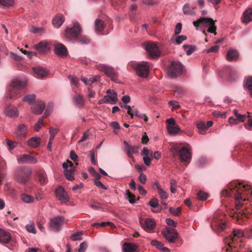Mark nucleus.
Returning <instances> with one entry per match:
<instances>
[{
	"label": "nucleus",
	"mask_w": 252,
	"mask_h": 252,
	"mask_svg": "<svg viewBox=\"0 0 252 252\" xmlns=\"http://www.w3.org/2000/svg\"><path fill=\"white\" fill-rule=\"evenodd\" d=\"M81 32V28L77 22L73 24L71 28H67L65 30V36L69 39H75Z\"/></svg>",
	"instance_id": "obj_8"
},
{
	"label": "nucleus",
	"mask_w": 252,
	"mask_h": 252,
	"mask_svg": "<svg viewBox=\"0 0 252 252\" xmlns=\"http://www.w3.org/2000/svg\"><path fill=\"white\" fill-rule=\"evenodd\" d=\"M64 221V218L62 216L55 217L50 220V227L56 231H59L61 229V226Z\"/></svg>",
	"instance_id": "obj_11"
},
{
	"label": "nucleus",
	"mask_w": 252,
	"mask_h": 252,
	"mask_svg": "<svg viewBox=\"0 0 252 252\" xmlns=\"http://www.w3.org/2000/svg\"><path fill=\"white\" fill-rule=\"evenodd\" d=\"M54 51L55 53L61 57H64L67 55V50L64 45L62 43H56L54 44Z\"/></svg>",
	"instance_id": "obj_20"
},
{
	"label": "nucleus",
	"mask_w": 252,
	"mask_h": 252,
	"mask_svg": "<svg viewBox=\"0 0 252 252\" xmlns=\"http://www.w3.org/2000/svg\"><path fill=\"white\" fill-rule=\"evenodd\" d=\"M68 166L70 167V169H74L75 168V166H74L73 163L71 161L67 160L66 162L63 163V167L64 169H67Z\"/></svg>",
	"instance_id": "obj_60"
},
{
	"label": "nucleus",
	"mask_w": 252,
	"mask_h": 252,
	"mask_svg": "<svg viewBox=\"0 0 252 252\" xmlns=\"http://www.w3.org/2000/svg\"><path fill=\"white\" fill-rule=\"evenodd\" d=\"M124 144L126 147L125 152L126 153L127 156L130 158H131L133 161H135L134 158L133 156V154H137L138 153V148L136 146H132L128 144V143L124 141Z\"/></svg>",
	"instance_id": "obj_17"
},
{
	"label": "nucleus",
	"mask_w": 252,
	"mask_h": 252,
	"mask_svg": "<svg viewBox=\"0 0 252 252\" xmlns=\"http://www.w3.org/2000/svg\"><path fill=\"white\" fill-rule=\"evenodd\" d=\"M64 175L65 176V178L69 181H72L74 180V177L72 176V174L73 173V172L74 171V169H70L68 170V169H64Z\"/></svg>",
	"instance_id": "obj_39"
},
{
	"label": "nucleus",
	"mask_w": 252,
	"mask_h": 252,
	"mask_svg": "<svg viewBox=\"0 0 252 252\" xmlns=\"http://www.w3.org/2000/svg\"><path fill=\"white\" fill-rule=\"evenodd\" d=\"M213 122L211 121H207L206 124L202 121L196 122V126L198 129V132L201 134L206 133L207 129L213 125Z\"/></svg>",
	"instance_id": "obj_15"
},
{
	"label": "nucleus",
	"mask_w": 252,
	"mask_h": 252,
	"mask_svg": "<svg viewBox=\"0 0 252 252\" xmlns=\"http://www.w3.org/2000/svg\"><path fill=\"white\" fill-rule=\"evenodd\" d=\"M182 28V24L181 23H178L176 25L175 29L174 30L175 34H176V35L179 34L181 32Z\"/></svg>",
	"instance_id": "obj_64"
},
{
	"label": "nucleus",
	"mask_w": 252,
	"mask_h": 252,
	"mask_svg": "<svg viewBox=\"0 0 252 252\" xmlns=\"http://www.w3.org/2000/svg\"><path fill=\"white\" fill-rule=\"evenodd\" d=\"M132 113H133V115L135 114V115L136 117L141 119H143L145 122L148 121V118L147 116L145 114L140 113L139 111L137 110V109L136 108H135L133 106Z\"/></svg>",
	"instance_id": "obj_40"
},
{
	"label": "nucleus",
	"mask_w": 252,
	"mask_h": 252,
	"mask_svg": "<svg viewBox=\"0 0 252 252\" xmlns=\"http://www.w3.org/2000/svg\"><path fill=\"white\" fill-rule=\"evenodd\" d=\"M233 114L237 118L239 119V120L242 122H244L246 118V115H241L238 114V111L236 109L233 110Z\"/></svg>",
	"instance_id": "obj_57"
},
{
	"label": "nucleus",
	"mask_w": 252,
	"mask_h": 252,
	"mask_svg": "<svg viewBox=\"0 0 252 252\" xmlns=\"http://www.w3.org/2000/svg\"><path fill=\"white\" fill-rule=\"evenodd\" d=\"M220 196L222 197H234L236 211L232 217L237 221L248 218L249 215L252 214V208L249 207L247 203H243L247 199H252V188L250 186L237 181H233L229 184L227 189L221 192Z\"/></svg>",
	"instance_id": "obj_1"
},
{
	"label": "nucleus",
	"mask_w": 252,
	"mask_h": 252,
	"mask_svg": "<svg viewBox=\"0 0 252 252\" xmlns=\"http://www.w3.org/2000/svg\"><path fill=\"white\" fill-rule=\"evenodd\" d=\"M142 155H144V156L150 157V158H153V152L152 151L147 149L146 148H144L142 151Z\"/></svg>",
	"instance_id": "obj_61"
},
{
	"label": "nucleus",
	"mask_w": 252,
	"mask_h": 252,
	"mask_svg": "<svg viewBox=\"0 0 252 252\" xmlns=\"http://www.w3.org/2000/svg\"><path fill=\"white\" fill-rule=\"evenodd\" d=\"M68 78L70 79L71 85L74 86L72 90L74 92H75V89L78 88V84L79 83V79L76 77H72L71 75L68 76Z\"/></svg>",
	"instance_id": "obj_45"
},
{
	"label": "nucleus",
	"mask_w": 252,
	"mask_h": 252,
	"mask_svg": "<svg viewBox=\"0 0 252 252\" xmlns=\"http://www.w3.org/2000/svg\"><path fill=\"white\" fill-rule=\"evenodd\" d=\"M27 127L24 124L20 125L16 130V136L18 138L25 137L27 133Z\"/></svg>",
	"instance_id": "obj_24"
},
{
	"label": "nucleus",
	"mask_w": 252,
	"mask_h": 252,
	"mask_svg": "<svg viewBox=\"0 0 252 252\" xmlns=\"http://www.w3.org/2000/svg\"><path fill=\"white\" fill-rule=\"evenodd\" d=\"M38 181L41 185H44L48 183V179L45 172L39 171L38 173Z\"/></svg>",
	"instance_id": "obj_34"
},
{
	"label": "nucleus",
	"mask_w": 252,
	"mask_h": 252,
	"mask_svg": "<svg viewBox=\"0 0 252 252\" xmlns=\"http://www.w3.org/2000/svg\"><path fill=\"white\" fill-rule=\"evenodd\" d=\"M44 126L43 122V118H40L38 119L37 123L35 126V130L36 131H38L42 126Z\"/></svg>",
	"instance_id": "obj_56"
},
{
	"label": "nucleus",
	"mask_w": 252,
	"mask_h": 252,
	"mask_svg": "<svg viewBox=\"0 0 252 252\" xmlns=\"http://www.w3.org/2000/svg\"><path fill=\"white\" fill-rule=\"evenodd\" d=\"M138 180L142 184L144 185L146 183V181L147 180V177L144 174L141 172L140 173Z\"/></svg>",
	"instance_id": "obj_63"
},
{
	"label": "nucleus",
	"mask_w": 252,
	"mask_h": 252,
	"mask_svg": "<svg viewBox=\"0 0 252 252\" xmlns=\"http://www.w3.org/2000/svg\"><path fill=\"white\" fill-rule=\"evenodd\" d=\"M149 205L153 208H157L159 206L158 201L157 198H154L150 201Z\"/></svg>",
	"instance_id": "obj_58"
},
{
	"label": "nucleus",
	"mask_w": 252,
	"mask_h": 252,
	"mask_svg": "<svg viewBox=\"0 0 252 252\" xmlns=\"http://www.w3.org/2000/svg\"><path fill=\"white\" fill-rule=\"evenodd\" d=\"M11 240V235L8 232L0 228V242L8 243Z\"/></svg>",
	"instance_id": "obj_26"
},
{
	"label": "nucleus",
	"mask_w": 252,
	"mask_h": 252,
	"mask_svg": "<svg viewBox=\"0 0 252 252\" xmlns=\"http://www.w3.org/2000/svg\"><path fill=\"white\" fill-rule=\"evenodd\" d=\"M151 244L153 246H155L158 249H161L164 246L162 243L158 242L156 240H152L151 242Z\"/></svg>",
	"instance_id": "obj_54"
},
{
	"label": "nucleus",
	"mask_w": 252,
	"mask_h": 252,
	"mask_svg": "<svg viewBox=\"0 0 252 252\" xmlns=\"http://www.w3.org/2000/svg\"><path fill=\"white\" fill-rule=\"evenodd\" d=\"M145 48L148 55L152 58L158 57L160 55V51L157 44L153 42H148L145 44Z\"/></svg>",
	"instance_id": "obj_9"
},
{
	"label": "nucleus",
	"mask_w": 252,
	"mask_h": 252,
	"mask_svg": "<svg viewBox=\"0 0 252 252\" xmlns=\"http://www.w3.org/2000/svg\"><path fill=\"white\" fill-rule=\"evenodd\" d=\"M139 223L141 227L146 231H150L156 226V222L152 219L140 218Z\"/></svg>",
	"instance_id": "obj_10"
},
{
	"label": "nucleus",
	"mask_w": 252,
	"mask_h": 252,
	"mask_svg": "<svg viewBox=\"0 0 252 252\" xmlns=\"http://www.w3.org/2000/svg\"><path fill=\"white\" fill-rule=\"evenodd\" d=\"M241 21L243 24H248L252 21V8H249L244 12Z\"/></svg>",
	"instance_id": "obj_22"
},
{
	"label": "nucleus",
	"mask_w": 252,
	"mask_h": 252,
	"mask_svg": "<svg viewBox=\"0 0 252 252\" xmlns=\"http://www.w3.org/2000/svg\"><path fill=\"white\" fill-rule=\"evenodd\" d=\"M26 230L30 233H32L33 234L36 233V230L33 222H31L30 224H27L26 226Z\"/></svg>",
	"instance_id": "obj_48"
},
{
	"label": "nucleus",
	"mask_w": 252,
	"mask_h": 252,
	"mask_svg": "<svg viewBox=\"0 0 252 252\" xmlns=\"http://www.w3.org/2000/svg\"><path fill=\"white\" fill-rule=\"evenodd\" d=\"M55 193L58 199L62 202L66 203L69 201V196L67 193L62 187L57 189Z\"/></svg>",
	"instance_id": "obj_18"
},
{
	"label": "nucleus",
	"mask_w": 252,
	"mask_h": 252,
	"mask_svg": "<svg viewBox=\"0 0 252 252\" xmlns=\"http://www.w3.org/2000/svg\"><path fill=\"white\" fill-rule=\"evenodd\" d=\"M126 195L130 203L135 202V196L132 194L128 190H126Z\"/></svg>",
	"instance_id": "obj_59"
},
{
	"label": "nucleus",
	"mask_w": 252,
	"mask_h": 252,
	"mask_svg": "<svg viewBox=\"0 0 252 252\" xmlns=\"http://www.w3.org/2000/svg\"><path fill=\"white\" fill-rule=\"evenodd\" d=\"M33 70L38 78H43L48 74L47 70L40 67H34Z\"/></svg>",
	"instance_id": "obj_30"
},
{
	"label": "nucleus",
	"mask_w": 252,
	"mask_h": 252,
	"mask_svg": "<svg viewBox=\"0 0 252 252\" xmlns=\"http://www.w3.org/2000/svg\"><path fill=\"white\" fill-rule=\"evenodd\" d=\"M169 212L173 215L178 216L180 215L181 212V207H178L177 208L175 209L173 207H170L169 208Z\"/></svg>",
	"instance_id": "obj_50"
},
{
	"label": "nucleus",
	"mask_w": 252,
	"mask_h": 252,
	"mask_svg": "<svg viewBox=\"0 0 252 252\" xmlns=\"http://www.w3.org/2000/svg\"><path fill=\"white\" fill-rule=\"evenodd\" d=\"M27 85L26 81H22L18 79H14L11 83L12 89L10 91V98L15 99L19 94V90L24 88Z\"/></svg>",
	"instance_id": "obj_6"
},
{
	"label": "nucleus",
	"mask_w": 252,
	"mask_h": 252,
	"mask_svg": "<svg viewBox=\"0 0 252 252\" xmlns=\"http://www.w3.org/2000/svg\"><path fill=\"white\" fill-rule=\"evenodd\" d=\"M82 232L81 231L77 232L71 235V239L73 241L81 240H82L81 235Z\"/></svg>",
	"instance_id": "obj_51"
},
{
	"label": "nucleus",
	"mask_w": 252,
	"mask_h": 252,
	"mask_svg": "<svg viewBox=\"0 0 252 252\" xmlns=\"http://www.w3.org/2000/svg\"><path fill=\"white\" fill-rule=\"evenodd\" d=\"M35 99V95L33 94L26 95L23 98V101L28 102L29 104L32 105Z\"/></svg>",
	"instance_id": "obj_42"
},
{
	"label": "nucleus",
	"mask_w": 252,
	"mask_h": 252,
	"mask_svg": "<svg viewBox=\"0 0 252 252\" xmlns=\"http://www.w3.org/2000/svg\"><path fill=\"white\" fill-rule=\"evenodd\" d=\"M197 197L199 200H205L208 197V195L205 192L200 191L197 193Z\"/></svg>",
	"instance_id": "obj_55"
},
{
	"label": "nucleus",
	"mask_w": 252,
	"mask_h": 252,
	"mask_svg": "<svg viewBox=\"0 0 252 252\" xmlns=\"http://www.w3.org/2000/svg\"><path fill=\"white\" fill-rule=\"evenodd\" d=\"M195 7L190 6L189 4H185L183 8V11L186 15H193L194 14Z\"/></svg>",
	"instance_id": "obj_35"
},
{
	"label": "nucleus",
	"mask_w": 252,
	"mask_h": 252,
	"mask_svg": "<svg viewBox=\"0 0 252 252\" xmlns=\"http://www.w3.org/2000/svg\"><path fill=\"white\" fill-rule=\"evenodd\" d=\"M98 69L103 72L111 80L115 81L117 78V73L114 68L110 66H106L103 64H100L98 66Z\"/></svg>",
	"instance_id": "obj_13"
},
{
	"label": "nucleus",
	"mask_w": 252,
	"mask_h": 252,
	"mask_svg": "<svg viewBox=\"0 0 252 252\" xmlns=\"http://www.w3.org/2000/svg\"><path fill=\"white\" fill-rule=\"evenodd\" d=\"M244 87L248 90H252V76L249 77L246 79Z\"/></svg>",
	"instance_id": "obj_46"
},
{
	"label": "nucleus",
	"mask_w": 252,
	"mask_h": 252,
	"mask_svg": "<svg viewBox=\"0 0 252 252\" xmlns=\"http://www.w3.org/2000/svg\"><path fill=\"white\" fill-rule=\"evenodd\" d=\"M162 233L166 240L170 243L175 242L178 236L177 232L173 228H167L163 230Z\"/></svg>",
	"instance_id": "obj_14"
},
{
	"label": "nucleus",
	"mask_w": 252,
	"mask_h": 252,
	"mask_svg": "<svg viewBox=\"0 0 252 252\" xmlns=\"http://www.w3.org/2000/svg\"><path fill=\"white\" fill-rule=\"evenodd\" d=\"M32 174L31 170L27 167H18L14 172V179L19 183L26 184Z\"/></svg>",
	"instance_id": "obj_3"
},
{
	"label": "nucleus",
	"mask_w": 252,
	"mask_h": 252,
	"mask_svg": "<svg viewBox=\"0 0 252 252\" xmlns=\"http://www.w3.org/2000/svg\"><path fill=\"white\" fill-rule=\"evenodd\" d=\"M124 252H134L137 249L136 245L131 243H125L123 246Z\"/></svg>",
	"instance_id": "obj_32"
},
{
	"label": "nucleus",
	"mask_w": 252,
	"mask_h": 252,
	"mask_svg": "<svg viewBox=\"0 0 252 252\" xmlns=\"http://www.w3.org/2000/svg\"><path fill=\"white\" fill-rule=\"evenodd\" d=\"M32 48L41 54H44L50 50L49 44L44 41H40L38 43L34 45Z\"/></svg>",
	"instance_id": "obj_16"
},
{
	"label": "nucleus",
	"mask_w": 252,
	"mask_h": 252,
	"mask_svg": "<svg viewBox=\"0 0 252 252\" xmlns=\"http://www.w3.org/2000/svg\"><path fill=\"white\" fill-rule=\"evenodd\" d=\"M64 20V16L62 14L59 13L54 17L52 20V24L55 27L58 28L63 25Z\"/></svg>",
	"instance_id": "obj_23"
},
{
	"label": "nucleus",
	"mask_w": 252,
	"mask_h": 252,
	"mask_svg": "<svg viewBox=\"0 0 252 252\" xmlns=\"http://www.w3.org/2000/svg\"><path fill=\"white\" fill-rule=\"evenodd\" d=\"M41 138L39 137H34L31 138L28 141V144L29 146L33 148H37L40 145Z\"/></svg>",
	"instance_id": "obj_33"
},
{
	"label": "nucleus",
	"mask_w": 252,
	"mask_h": 252,
	"mask_svg": "<svg viewBox=\"0 0 252 252\" xmlns=\"http://www.w3.org/2000/svg\"><path fill=\"white\" fill-rule=\"evenodd\" d=\"M6 115L10 117H17L19 113L17 108L11 106H7L5 110Z\"/></svg>",
	"instance_id": "obj_29"
},
{
	"label": "nucleus",
	"mask_w": 252,
	"mask_h": 252,
	"mask_svg": "<svg viewBox=\"0 0 252 252\" xmlns=\"http://www.w3.org/2000/svg\"><path fill=\"white\" fill-rule=\"evenodd\" d=\"M73 101L75 105L79 108H81L84 106L85 100L83 96L80 94H78L74 96Z\"/></svg>",
	"instance_id": "obj_27"
},
{
	"label": "nucleus",
	"mask_w": 252,
	"mask_h": 252,
	"mask_svg": "<svg viewBox=\"0 0 252 252\" xmlns=\"http://www.w3.org/2000/svg\"><path fill=\"white\" fill-rule=\"evenodd\" d=\"M17 160L19 163L35 164L37 160L34 157L27 154L19 155L17 157Z\"/></svg>",
	"instance_id": "obj_12"
},
{
	"label": "nucleus",
	"mask_w": 252,
	"mask_h": 252,
	"mask_svg": "<svg viewBox=\"0 0 252 252\" xmlns=\"http://www.w3.org/2000/svg\"><path fill=\"white\" fill-rule=\"evenodd\" d=\"M13 0H0V4L5 7H10L13 5Z\"/></svg>",
	"instance_id": "obj_52"
},
{
	"label": "nucleus",
	"mask_w": 252,
	"mask_h": 252,
	"mask_svg": "<svg viewBox=\"0 0 252 252\" xmlns=\"http://www.w3.org/2000/svg\"><path fill=\"white\" fill-rule=\"evenodd\" d=\"M45 108V104L41 101L34 102L31 107L32 112L35 114H40Z\"/></svg>",
	"instance_id": "obj_21"
},
{
	"label": "nucleus",
	"mask_w": 252,
	"mask_h": 252,
	"mask_svg": "<svg viewBox=\"0 0 252 252\" xmlns=\"http://www.w3.org/2000/svg\"><path fill=\"white\" fill-rule=\"evenodd\" d=\"M183 70L182 64L178 62H173L167 68L168 75L175 78L181 75Z\"/></svg>",
	"instance_id": "obj_7"
},
{
	"label": "nucleus",
	"mask_w": 252,
	"mask_h": 252,
	"mask_svg": "<svg viewBox=\"0 0 252 252\" xmlns=\"http://www.w3.org/2000/svg\"><path fill=\"white\" fill-rule=\"evenodd\" d=\"M193 25L196 27H198L199 25H204L205 27H208V32L214 33L215 35L217 34V27L215 26V21L211 18L201 17L194 21Z\"/></svg>",
	"instance_id": "obj_4"
},
{
	"label": "nucleus",
	"mask_w": 252,
	"mask_h": 252,
	"mask_svg": "<svg viewBox=\"0 0 252 252\" xmlns=\"http://www.w3.org/2000/svg\"><path fill=\"white\" fill-rule=\"evenodd\" d=\"M88 247L87 243L86 242H83L80 245L79 249L78 252H85Z\"/></svg>",
	"instance_id": "obj_62"
},
{
	"label": "nucleus",
	"mask_w": 252,
	"mask_h": 252,
	"mask_svg": "<svg viewBox=\"0 0 252 252\" xmlns=\"http://www.w3.org/2000/svg\"><path fill=\"white\" fill-rule=\"evenodd\" d=\"M58 129L53 127H51L49 130L50 138L51 140H53L56 135L58 132Z\"/></svg>",
	"instance_id": "obj_53"
},
{
	"label": "nucleus",
	"mask_w": 252,
	"mask_h": 252,
	"mask_svg": "<svg viewBox=\"0 0 252 252\" xmlns=\"http://www.w3.org/2000/svg\"><path fill=\"white\" fill-rule=\"evenodd\" d=\"M211 226L217 233L223 231L226 227L225 215L220 212H216L211 223Z\"/></svg>",
	"instance_id": "obj_2"
},
{
	"label": "nucleus",
	"mask_w": 252,
	"mask_h": 252,
	"mask_svg": "<svg viewBox=\"0 0 252 252\" xmlns=\"http://www.w3.org/2000/svg\"><path fill=\"white\" fill-rule=\"evenodd\" d=\"M183 47L186 52L187 55L188 56L192 54L196 49V46L192 45L185 44L183 45Z\"/></svg>",
	"instance_id": "obj_36"
},
{
	"label": "nucleus",
	"mask_w": 252,
	"mask_h": 252,
	"mask_svg": "<svg viewBox=\"0 0 252 252\" xmlns=\"http://www.w3.org/2000/svg\"><path fill=\"white\" fill-rule=\"evenodd\" d=\"M168 133L170 134H175L180 131V128L178 126H167Z\"/></svg>",
	"instance_id": "obj_38"
},
{
	"label": "nucleus",
	"mask_w": 252,
	"mask_h": 252,
	"mask_svg": "<svg viewBox=\"0 0 252 252\" xmlns=\"http://www.w3.org/2000/svg\"><path fill=\"white\" fill-rule=\"evenodd\" d=\"M22 199L26 203H31L33 200V198L29 195L26 194H23L22 195Z\"/></svg>",
	"instance_id": "obj_47"
},
{
	"label": "nucleus",
	"mask_w": 252,
	"mask_h": 252,
	"mask_svg": "<svg viewBox=\"0 0 252 252\" xmlns=\"http://www.w3.org/2000/svg\"><path fill=\"white\" fill-rule=\"evenodd\" d=\"M107 95H105V98H107L108 100H110L111 104H116L117 101V94L113 90H108L107 91Z\"/></svg>",
	"instance_id": "obj_25"
},
{
	"label": "nucleus",
	"mask_w": 252,
	"mask_h": 252,
	"mask_svg": "<svg viewBox=\"0 0 252 252\" xmlns=\"http://www.w3.org/2000/svg\"><path fill=\"white\" fill-rule=\"evenodd\" d=\"M187 38L186 35H179L176 38L172 37L171 38V41L172 42L175 41L178 44H180L182 43L184 40H186Z\"/></svg>",
	"instance_id": "obj_43"
},
{
	"label": "nucleus",
	"mask_w": 252,
	"mask_h": 252,
	"mask_svg": "<svg viewBox=\"0 0 252 252\" xmlns=\"http://www.w3.org/2000/svg\"><path fill=\"white\" fill-rule=\"evenodd\" d=\"M75 40L81 44H88L90 41V40L87 37L83 35H78Z\"/></svg>",
	"instance_id": "obj_41"
},
{
	"label": "nucleus",
	"mask_w": 252,
	"mask_h": 252,
	"mask_svg": "<svg viewBox=\"0 0 252 252\" xmlns=\"http://www.w3.org/2000/svg\"><path fill=\"white\" fill-rule=\"evenodd\" d=\"M94 226H101V227H105L106 226H109L111 227L114 226V224L111 222L106 221V222H102L100 223H95L93 225Z\"/></svg>",
	"instance_id": "obj_49"
},
{
	"label": "nucleus",
	"mask_w": 252,
	"mask_h": 252,
	"mask_svg": "<svg viewBox=\"0 0 252 252\" xmlns=\"http://www.w3.org/2000/svg\"><path fill=\"white\" fill-rule=\"evenodd\" d=\"M179 157L183 162L188 161L191 158V155L189 150L186 147H182L179 151Z\"/></svg>",
	"instance_id": "obj_19"
},
{
	"label": "nucleus",
	"mask_w": 252,
	"mask_h": 252,
	"mask_svg": "<svg viewBox=\"0 0 252 252\" xmlns=\"http://www.w3.org/2000/svg\"><path fill=\"white\" fill-rule=\"evenodd\" d=\"M133 67L137 74L141 77H147L148 76L150 69L152 67L151 63L147 62H142L135 63Z\"/></svg>",
	"instance_id": "obj_5"
},
{
	"label": "nucleus",
	"mask_w": 252,
	"mask_h": 252,
	"mask_svg": "<svg viewBox=\"0 0 252 252\" xmlns=\"http://www.w3.org/2000/svg\"><path fill=\"white\" fill-rule=\"evenodd\" d=\"M233 237L232 239V241L235 240V237L240 238L243 237L244 235L243 231L240 229H234L233 231Z\"/></svg>",
	"instance_id": "obj_44"
},
{
	"label": "nucleus",
	"mask_w": 252,
	"mask_h": 252,
	"mask_svg": "<svg viewBox=\"0 0 252 252\" xmlns=\"http://www.w3.org/2000/svg\"><path fill=\"white\" fill-rule=\"evenodd\" d=\"M156 186L157 187L158 192L160 196V198L162 200H165L168 198V194L166 192L163 190L160 187V186L157 183H156Z\"/></svg>",
	"instance_id": "obj_37"
},
{
	"label": "nucleus",
	"mask_w": 252,
	"mask_h": 252,
	"mask_svg": "<svg viewBox=\"0 0 252 252\" xmlns=\"http://www.w3.org/2000/svg\"><path fill=\"white\" fill-rule=\"evenodd\" d=\"M104 28V22L102 20L96 19L95 21V30L96 32L101 34H104L102 32Z\"/></svg>",
	"instance_id": "obj_28"
},
{
	"label": "nucleus",
	"mask_w": 252,
	"mask_h": 252,
	"mask_svg": "<svg viewBox=\"0 0 252 252\" xmlns=\"http://www.w3.org/2000/svg\"><path fill=\"white\" fill-rule=\"evenodd\" d=\"M239 57L238 53L234 50H229L226 54V59L229 61H237Z\"/></svg>",
	"instance_id": "obj_31"
}]
</instances>
